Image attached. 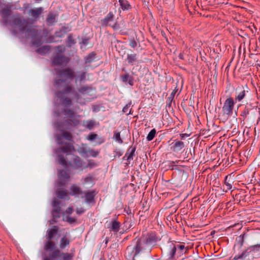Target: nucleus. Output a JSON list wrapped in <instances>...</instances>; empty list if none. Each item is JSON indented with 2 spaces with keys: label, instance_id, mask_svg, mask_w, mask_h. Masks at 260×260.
Returning a JSON list of instances; mask_svg holds the SVG:
<instances>
[{
  "label": "nucleus",
  "instance_id": "obj_51",
  "mask_svg": "<svg viewBox=\"0 0 260 260\" xmlns=\"http://www.w3.org/2000/svg\"><path fill=\"white\" fill-rule=\"evenodd\" d=\"M96 166V164L94 162L93 160H89L88 165L84 167V168L89 167L90 168H92L93 167H95Z\"/></svg>",
  "mask_w": 260,
  "mask_h": 260
},
{
  "label": "nucleus",
  "instance_id": "obj_34",
  "mask_svg": "<svg viewBox=\"0 0 260 260\" xmlns=\"http://www.w3.org/2000/svg\"><path fill=\"white\" fill-rule=\"evenodd\" d=\"M86 73L84 71H80L77 73L75 76L76 82L77 81H83L86 79Z\"/></svg>",
  "mask_w": 260,
  "mask_h": 260
},
{
  "label": "nucleus",
  "instance_id": "obj_43",
  "mask_svg": "<svg viewBox=\"0 0 260 260\" xmlns=\"http://www.w3.org/2000/svg\"><path fill=\"white\" fill-rule=\"evenodd\" d=\"M76 43L75 40L73 38V37L72 35H70L67 38L66 43L67 44L68 47H71L73 45L75 44Z\"/></svg>",
  "mask_w": 260,
  "mask_h": 260
},
{
  "label": "nucleus",
  "instance_id": "obj_48",
  "mask_svg": "<svg viewBox=\"0 0 260 260\" xmlns=\"http://www.w3.org/2000/svg\"><path fill=\"white\" fill-rule=\"evenodd\" d=\"M115 155L114 156V157H119L122 155L123 153V151L120 149H116L114 151Z\"/></svg>",
  "mask_w": 260,
  "mask_h": 260
},
{
  "label": "nucleus",
  "instance_id": "obj_63",
  "mask_svg": "<svg viewBox=\"0 0 260 260\" xmlns=\"http://www.w3.org/2000/svg\"><path fill=\"white\" fill-rule=\"evenodd\" d=\"M43 260H50V258H48V257H45V258H44V259H43Z\"/></svg>",
  "mask_w": 260,
  "mask_h": 260
},
{
  "label": "nucleus",
  "instance_id": "obj_23",
  "mask_svg": "<svg viewBox=\"0 0 260 260\" xmlns=\"http://www.w3.org/2000/svg\"><path fill=\"white\" fill-rule=\"evenodd\" d=\"M84 191L77 185L73 184L70 187V194L76 197L82 196L83 194Z\"/></svg>",
  "mask_w": 260,
  "mask_h": 260
},
{
  "label": "nucleus",
  "instance_id": "obj_16",
  "mask_svg": "<svg viewBox=\"0 0 260 260\" xmlns=\"http://www.w3.org/2000/svg\"><path fill=\"white\" fill-rule=\"evenodd\" d=\"M59 204L60 202L56 200H54L52 202V206L54 209L52 211V215L54 219L60 217L61 209Z\"/></svg>",
  "mask_w": 260,
  "mask_h": 260
},
{
  "label": "nucleus",
  "instance_id": "obj_7",
  "mask_svg": "<svg viewBox=\"0 0 260 260\" xmlns=\"http://www.w3.org/2000/svg\"><path fill=\"white\" fill-rule=\"evenodd\" d=\"M69 93H73L78 99V94L74 91L71 86L67 85L63 88V91H58L56 93L57 101L58 100L65 107L70 106L72 104V100L70 98L66 97V94Z\"/></svg>",
  "mask_w": 260,
  "mask_h": 260
},
{
  "label": "nucleus",
  "instance_id": "obj_50",
  "mask_svg": "<svg viewBox=\"0 0 260 260\" xmlns=\"http://www.w3.org/2000/svg\"><path fill=\"white\" fill-rule=\"evenodd\" d=\"M96 137H97L96 134H93V133H90L86 137V139L90 141H93L94 140H95L96 138Z\"/></svg>",
  "mask_w": 260,
  "mask_h": 260
},
{
  "label": "nucleus",
  "instance_id": "obj_2",
  "mask_svg": "<svg viewBox=\"0 0 260 260\" xmlns=\"http://www.w3.org/2000/svg\"><path fill=\"white\" fill-rule=\"evenodd\" d=\"M157 241V237L153 233L148 235L144 240L136 238L134 241L135 245L134 246H128L126 248L125 254L129 257H132L133 260H135V257L143 250H147L150 252L151 247L155 245Z\"/></svg>",
  "mask_w": 260,
  "mask_h": 260
},
{
  "label": "nucleus",
  "instance_id": "obj_31",
  "mask_svg": "<svg viewBox=\"0 0 260 260\" xmlns=\"http://www.w3.org/2000/svg\"><path fill=\"white\" fill-rule=\"evenodd\" d=\"M55 247V243L51 240H48L45 243L44 248L47 251H51Z\"/></svg>",
  "mask_w": 260,
  "mask_h": 260
},
{
  "label": "nucleus",
  "instance_id": "obj_18",
  "mask_svg": "<svg viewBox=\"0 0 260 260\" xmlns=\"http://www.w3.org/2000/svg\"><path fill=\"white\" fill-rule=\"evenodd\" d=\"M43 11V8L42 7L30 9L28 12V14L36 21L38 19Z\"/></svg>",
  "mask_w": 260,
  "mask_h": 260
},
{
  "label": "nucleus",
  "instance_id": "obj_4",
  "mask_svg": "<svg viewBox=\"0 0 260 260\" xmlns=\"http://www.w3.org/2000/svg\"><path fill=\"white\" fill-rule=\"evenodd\" d=\"M62 114L68 118L63 122H57L54 124L56 129H70L72 127L77 126L79 123V115H76L74 112L71 110H63Z\"/></svg>",
  "mask_w": 260,
  "mask_h": 260
},
{
  "label": "nucleus",
  "instance_id": "obj_5",
  "mask_svg": "<svg viewBox=\"0 0 260 260\" xmlns=\"http://www.w3.org/2000/svg\"><path fill=\"white\" fill-rule=\"evenodd\" d=\"M235 103L234 99L231 96L225 100L222 107L221 112L218 116L221 121L224 123L232 116Z\"/></svg>",
  "mask_w": 260,
  "mask_h": 260
},
{
  "label": "nucleus",
  "instance_id": "obj_12",
  "mask_svg": "<svg viewBox=\"0 0 260 260\" xmlns=\"http://www.w3.org/2000/svg\"><path fill=\"white\" fill-rule=\"evenodd\" d=\"M83 161L78 156H75L72 161L69 162V165L72 168L80 170H83L84 168V167H83Z\"/></svg>",
  "mask_w": 260,
  "mask_h": 260
},
{
  "label": "nucleus",
  "instance_id": "obj_35",
  "mask_svg": "<svg viewBox=\"0 0 260 260\" xmlns=\"http://www.w3.org/2000/svg\"><path fill=\"white\" fill-rule=\"evenodd\" d=\"M95 54L92 52L89 53L87 55L85 56L84 58L85 63H90L93 62L95 59Z\"/></svg>",
  "mask_w": 260,
  "mask_h": 260
},
{
  "label": "nucleus",
  "instance_id": "obj_6",
  "mask_svg": "<svg viewBox=\"0 0 260 260\" xmlns=\"http://www.w3.org/2000/svg\"><path fill=\"white\" fill-rule=\"evenodd\" d=\"M58 77L60 79L55 80L54 86L57 88H60L63 84L66 83L67 80H72L74 77V72L70 68H67L62 70H55Z\"/></svg>",
  "mask_w": 260,
  "mask_h": 260
},
{
  "label": "nucleus",
  "instance_id": "obj_33",
  "mask_svg": "<svg viewBox=\"0 0 260 260\" xmlns=\"http://www.w3.org/2000/svg\"><path fill=\"white\" fill-rule=\"evenodd\" d=\"M50 50L49 46L45 45L37 49L36 52L40 55H44L48 53Z\"/></svg>",
  "mask_w": 260,
  "mask_h": 260
},
{
  "label": "nucleus",
  "instance_id": "obj_30",
  "mask_svg": "<svg viewBox=\"0 0 260 260\" xmlns=\"http://www.w3.org/2000/svg\"><path fill=\"white\" fill-rule=\"evenodd\" d=\"M246 93H248V91L245 90V89H243L241 91L237 93V95L235 97V102H241L244 99V98L246 96Z\"/></svg>",
  "mask_w": 260,
  "mask_h": 260
},
{
  "label": "nucleus",
  "instance_id": "obj_52",
  "mask_svg": "<svg viewBox=\"0 0 260 260\" xmlns=\"http://www.w3.org/2000/svg\"><path fill=\"white\" fill-rule=\"evenodd\" d=\"M63 220H66V221H67L69 223H74V222H75V220H76L75 218L70 217L69 216H67L66 217V219H64Z\"/></svg>",
  "mask_w": 260,
  "mask_h": 260
},
{
  "label": "nucleus",
  "instance_id": "obj_38",
  "mask_svg": "<svg viewBox=\"0 0 260 260\" xmlns=\"http://www.w3.org/2000/svg\"><path fill=\"white\" fill-rule=\"evenodd\" d=\"M232 181L231 180L230 177H229L228 176H225L224 178V185L226 187L225 192H227L228 190L232 189Z\"/></svg>",
  "mask_w": 260,
  "mask_h": 260
},
{
  "label": "nucleus",
  "instance_id": "obj_58",
  "mask_svg": "<svg viewBox=\"0 0 260 260\" xmlns=\"http://www.w3.org/2000/svg\"><path fill=\"white\" fill-rule=\"evenodd\" d=\"M114 30H118L119 27V25L117 24V22H116L113 25H111V26Z\"/></svg>",
  "mask_w": 260,
  "mask_h": 260
},
{
  "label": "nucleus",
  "instance_id": "obj_60",
  "mask_svg": "<svg viewBox=\"0 0 260 260\" xmlns=\"http://www.w3.org/2000/svg\"><path fill=\"white\" fill-rule=\"evenodd\" d=\"M60 114L59 112H56V111H55L54 112V116L57 119L60 116Z\"/></svg>",
  "mask_w": 260,
  "mask_h": 260
},
{
  "label": "nucleus",
  "instance_id": "obj_32",
  "mask_svg": "<svg viewBox=\"0 0 260 260\" xmlns=\"http://www.w3.org/2000/svg\"><path fill=\"white\" fill-rule=\"evenodd\" d=\"M126 60L129 64H134L138 61L137 55L135 53L128 54L127 55Z\"/></svg>",
  "mask_w": 260,
  "mask_h": 260
},
{
  "label": "nucleus",
  "instance_id": "obj_47",
  "mask_svg": "<svg viewBox=\"0 0 260 260\" xmlns=\"http://www.w3.org/2000/svg\"><path fill=\"white\" fill-rule=\"evenodd\" d=\"M100 152L99 151H95L93 149H91L89 148L88 152V157L92 156L93 157H95L99 154Z\"/></svg>",
  "mask_w": 260,
  "mask_h": 260
},
{
  "label": "nucleus",
  "instance_id": "obj_46",
  "mask_svg": "<svg viewBox=\"0 0 260 260\" xmlns=\"http://www.w3.org/2000/svg\"><path fill=\"white\" fill-rule=\"evenodd\" d=\"M132 105V102L130 101L129 102H128L122 109V112L123 113H126L127 115H130L131 114V110H129V111L128 112V113H127L128 112V110L129 109V108L130 107V106H131Z\"/></svg>",
  "mask_w": 260,
  "mask_h": 260
},
{
  "label": "nucleus",
  "instance_id": "obj_8",
  "mask_svg": "<svg viewBox=\"0 0 260 260\" xmlns=\"http://www.w3.org/2000/svg\"><path fill=\"white\" fill-rule=\"evenodd\" d=\"M75 148L73 144L68 143L62 147H59L54 150V153L57 155L58 163L64 168L68 166V163L63 156V155L59 154L62 152L67 155L70 154L72 152L74 151Z\"/></svg>",
  "mask_w": 260,
  "mask_h": 260
},
{
  "label": "nucleus",
  "instance_id": "obj_57",
  "mask_svg": "<svg viewBox=\"0 0 260 260\" xmlns=\"http://www.w3.org/2000/svg\"><path fill=\"white\" fill-rule=\"evenodd\" d=\"M176 94V91L174 90H173L172 93H171L170 97L169 98V100L172 101L175 96V94Z\"/></svg>",
  "mask_w": 260,
  "mask_h": 260
},
{
  "label": "nucleus",
  "instance_id": "obj_13",
  "mask_svg": "<svg viewBox=\"0 0 260 260\" xmlns=\"http://www.w3.org/2000/svg\"><path fill=\"white\" fill-rule=\"evenodd\" d=\"M11 8L9 6H7V8L3 9L1 11V15L2 17L4 19V25L7 26L8 25L9 20L8 18L11 15Z\"/></svg>",
  "mask_w": 260,
  "mask_h": 260
},
{
  "label": "nucleus",
  "instance_id": "obj_14",
  "mask_svg": "<svg viewBox=\"0 0 260 260\" xmlns=\"http://www.w3.org/2000/svg\"><path fill=\"white\" fill-rule=\"evenodd\" d=\"M56 141L59 145H61L64 143L63 139L72 141V137L71 134L67 132H63L61 135H56Z\"/></svg>",
  "mask_w": 260,
  "mask_h": 260
},
{
  "label": "nucleus",
  "instance_id": "obj_56",
  "mask_svg": "<svg viewBox=\"0 0 260 260\" xmlns=\"http://www.w3.org/2000/svg\"><path fill=\"white\" fill-rule=\"evenodd\" d=\"M129 45L133 48H135L137 46V43L134 40H132L129 42Z\"/></svg>",
  "mask_w": 260,
  "mask_h": 260
},
{
  "label": "nucleus",
  "instance_id": "obj_28",
  "mask_svg": "<svg viewBox=\"0 0 260 260\" xmlns=\"http://www.w3.org/2000/svg\"><path fill=\"white\" fill-rule=\"evenodd\" d=\"M46 21L48 25H52L56 21V15L53 13H49Z\"/></svg>",
  "mask_w": 260,
  "mask_h": 260
},
{
  "label": "nucleus",
  "instance_id": "obj_1",
  "mask_svg": "<svg viewBox=\"0 0 260 260\" xmlns=\"http://www.w3.org/2000/svg\"><path fill=\"white\" fill-rule=\"evenodd\" d=\"M10 24L13 28L18 27L21 33L25 32L27 37L32 39V46L38 47L43 42V38L48 36V31L46 29H37L33 27H28V22L20 17L14 16Z\"/></svg>",
  "mask_w": 260,
  "mask_h": 260
},
{
  "label": "nucleus",
  "instance_id": "obj_39",
  "mask_svg": "<svg viewBox=\"0 0 260 260\" xmlns=\"http://www.w3.org/2000/svg\"><path fill=\"white\" fill-rule=\"evenodd\" d=\"M61 253L59 250L56 249L50 254V258L51 260H59Z\"/></svg>",
  "mask_w": 260,
  "mask_h": 260
},
{
  "label": "nucleus",
  "instance_id": "obj_15",
  "mask_svg": "<svg viewBox=\"0 0 260 260\" xmlns=\"http://www.w3.org/2000/svg\"><path fill=\"white\" fill-rule=\"evenodd\" d=\"M136 147L133 146H131L127 150L126 153L122 158L123 160H127V165L129 164L131 161L133 159Z\"/></svg>",
  "mask_w": 260,
  "mask_h": 260
},
{
  "label": "nucleus",
  "instance_id": "obj_55",
  "mask_svg": "<svg viewBox=\"0 0 260 260\" xmlns=\"http://www.w3.org/2000/svg\"><path fill=\"white\" fill-rule=\"evenodd\" d=\"M76 213L78 215L82 214L84 213L85 210L82 208H77L76 209Z\"/></svg>",
  "mask_w": 260,
  "mask_h": 260
},
{
  "label": "nucleus",
  "instance_id": "obj_62",
  "mask_svg": "<svg viewBox=\"0 0 260 260\" xmlns=\"http://www.w3.org/2000/svg\"><path fill=\"white\" fill-rule=\"evenodd\" d=\"M179 58H181V59H183V55L182 54H179Z\"/></svg>",
  "mask_w": 260,
  "mask_h": 260
},
{
  "label": "nucleus",
  "instance_id": "obj_36",
  "mask_svg": "<svg viewBox=\"0 0 260 260\" xmlns=\"http://www.w3.org/2000/svg\"><path fill=\"white\" fill-rule=\"evenodd\" d=\"M70 240L66 236H63L60 241L59 247L60 249L65 248L69 244Z\"/></svg>",
  "mask_w": 260,
  "mask_h": 260
},
{
  "label": "nucleus",
  "instance_id": "obj_24",
  "mask_svg": "<svg viewBox=\"0 0 260 260\" xmlns=\"http://www.w3.org/2000/svg\"><path fill=\"white\" fill-rule=\"evenodd\" d=\"M114 18V15L111 12H109L107 16L103 19L101 20V23L103 26H111L110 22L113 21Z\"/></svg>",
  "mask_w": 260,
  "mask_h": 260
},
{
  "label": "nucleus",
  "instance_id": "obj_53",
  "mask_svg": "<svg viewBox=\"0 0 260 260\" xmlns=\"http://www.w3.org/2000/svg\"><path fill=\"white\" fill-rule=\"evenodd\" d=\"M250 248L252 251H258L260 250V244L253 245Z\"/></svg>",
  "mask_w": 260,
  "mask_h": 260
},
{
  "label": "nucleus",
  "instance_id": "obj_22",
  "mask_svg": "<svg viewBox=\"0 0 260 260\" xmlns=\"http://www.w3.org/2000/svg\"><path fill=\"white\" fill-rule=\"evenodd\" d=\"M89 148L87 144L82 143L78 148L77 151L82 156L88 157Z\"/></svg>",
  "mask_w": 260,
  "mask_h": 260
},
{
  "label": "nucleus",
  "instance_id": "obj_11",
  "mask_svg": "<svg viewBox=\"0 0 260 260\" xmlns=\"http://www.w3.org/2000/svg\"><path fill=\"white\" fill-rule=\"evenodd\" d=\"M176 255H177V249L176 246V242H168L167 245V256L168 259H175Z\"/></svg>",
  "mask_w": 260,
  "mask_h": 260
},
{
  "label": "nucleus",
  "instance_id": "obj_41",
  "mask_svg": "<svg viewBox=\"0 0 260 260\" xmlns=\"http://www.w3.org/2000/svg\"><path fill=\"white\" fill-rule=\"evenodd\" d=\"M56 194L58 198L66 199L68 197V192L67 190H63L58 188L56 191Z\"/></svg>",
  "mask_w": 260,
  "mask_h": 260
},
{
  "label": "nucleus",
  "instance_id": "obj_10",
  "mask_svg": "<svg viewBox=\"0 0 260 260\" xmlns=\"http://www.w3.org/2000/svg\"><path fill=\"white\" fill-rule=\"evenodd\" d=\"M58 177L59 181L56 182L55 186L60 187L63 186L69 181L70 175L66 171L61 170L59 171Z\"/></svg>",
  "mask_w": 260,
  "mask_h": 260
},
{
  "label": "nucleus",
  "instance_id": "obj_44",
  "mask_svg": "<svg viewBox=\"0 0 260 260\" xmlns=\"http://www.w3.org/2000/svg\"><path fill=\"white\" fill-rule=\"evenodd\" d=\"M156 135V130L153 128L150 131L147 136L146 139L148 141H150L153 139Z\"/></svg>",
  "mask_w": 260,
  "mask_h": 260
},
{
  "label": "nucleus",
  "instance_id": "obj_29",
  "mask_svg": "<svg viewBox=\"0 0 260 260\" xmlns=\"http://www.w3.org/2000/svg\"><path fill=\"white\" fill-rule=\"evenodd\" d=\"M176 246L177 249V256H181L184 254L187 251V249H185V246L183 244H179L176 242Z\"/></svg>",
  "mask_w": 260,
  "mask_h": 260
},
{
  "label": "nucleus",
  "instance_id": "obj_59",
  "mask_svg": "<svg viewBox=\"0 0 260 260\" xmlns=\"http://www.w3.org/2000/svg\"><path fill=\"white\" fill-rule=\"evenodd\" d=\"M53 37H49L48 39H47V40L46 41V42L47 43H52L53 42Z\"/></svg>",
  "mask_w": 260,
  "mask_h": 260
},
{
  "label": "nucleus",
  "instance_id": "obj_19",
  "mask_svg": "<svg viewBox=\"0 0 260 260\" xmlns=\"http://www.w3.org/2000/svg\"><path fill=\"white\" fill-rule=\"evenodd\" d=\"M184 147L185 145L183 142L181 141H175L172 143L171 149L173 151L178 153L180 152Z\"/></svg>",
  "mask_w": 260,
  "mask_h": 260
},
{
  "label": "nucleus",
  "instance_id": "obj_17",
  "mask_svg": "<svg viewBox=\"0 0 260 260\" xmlns=\"http://www.w3.org/2000/svg\"><path fill=\"white\" fill-rule=\"evenodd\" d=\"M83 194H84V196L82 195L81 196V198H85V202L86 203L88 204H90L91 203H94V198L95 196V191L93 190L84 191Z\"/></svg>",
  "mask_w": 260,
  "mask_h": 260
},
{
  "label": "nucleus",
  "instance_id": "obj_3",
  "mask_svg": "<svg viewBox=\"0 0 260 260\" xmlns=\"http://www.w3.org/2000/svg\"><path fill=\"white\" fill-rule=\"evenodd\" d=\"M241 115L249 122L258 124L260 120V109L258 107V103L252 99L247 100Z\"/></svg>",
  "mask_w": 260,
  "mask_h": 260
},
{
  "label": "nucleus",
  "instance_id": "obj_27",
  "mask_svg": "<svg viewBox=\"0 0 260 260\" xmlns=\"http://www.w3.org/2000/svg\"><path fill=\"white\" fill-rule=\"evenodd\" d=\"M120 7L123 11H128L132 9V6L127 0H119Z\"/></svg>",
  "mask_w": 260,
  "mask_h": 260
},
{
  "label": "nucleus",
  "instance_id": "obj_9",
  "mask_svg": "<svg viewBox=\"0 0 260 260\" xmlns=\"http://www.w3.org/2000/svg\"><path fill=\"white\" fill-rule=\"evenodd\" d=\"M56 49V51L52 58V64L58 66L66 64L69 61V58L64 55L65 47L63 45H59L57 46Z\"/></svg>",
  "mask_w": 260,
  "mask_h": 260
},
{
  "label": "nucleus",
  "instance_id": "obj_40",
  "mask_svg": "<svg viewBox=\"0 0 260 260\" xmlns=\"http://www.w3.org/2000/svg\"><path fill=\"white\" fill-rule=\"evenodd\" d=\"M95 122L93 120H89L83 122V126L89 130H91L95 125Z\"/></svg>",
  "mask_w": 260,
  "mask_h": 260
},
{
  "label": "nucleus",
  "instance_id": "obj_37",
  "mask_svg": "<svg viewBox=\"0 0 260 260\" xmlns=\"http://www.w3.org/2000/svg\"><path fill=\"white\" fill-rule=\"evenodd\" d=\"M74 254L72 253H61L59 260H72L74 257Z\"/></svg>",
  "mask_w": 260,
  "mask_h": 260
},
{
  "label": "nucleus",
  "instance_id": "obj_21",
  "mask_svg": "<svg viewBox=\"0 0 260 260\" xmlns=\"http://www.w3.org/2000/svg\"><path fill=\"white\" fill-rule=\"evenodd\" d=\"M58 228L57 226H52L46 232V237L47 240H52L57 234Z\"/></svg>",
  "mask_w": 260,
  "mask_h": 260
},
{
  "label": "nucleus",
  "instance_id": "obj_49",
  "mask_svg": "<svg viewBox=\"0 0 260 260\" xmlns=\"http://www.w3.org/2000/svg\"><path fill=\"white\" fill-rule=\"evenodd\" d=\"M93 180V177L90 175H88L87 176L84 178V183L86 184L92 182Z\"/></svg>",
  "mask_w": 260,
  "mask_h": 260
},
{
  "label": "nucleus",
  "instance_id": "obj_45",
  "mask_svg": "<svg viewBox=\"0 0 260 260\" xmlns=\"http://www.w3.org/2000/svg\"><path fill=\"white\" fill-rule=\"evenodd\" d=\"M113 139L115 141L118 142L119 144H122L123 143V141L120 138V134L119 132H114Z\"/></svg>",
  "mask_w": 260,
  "mask_h": 260
},
{
  "label": "nucleus",
  "instance_id": "obj_20",
  "mask_svg": "<svg viewBox=\"0 0 260 260\" xmlns=\"http://www.w3.org/2000/svg\"><path fill=\"white\" fill-rule=\"evenodd\" d=\"M79 92L83 95H93L95 93V90L89 86H83L78 89Z\"/></svg>",
  "mask_w": 260,
  "mask_h": 260
},
{
  "label": "nucleus",
  "instance_id": "obj_25",
  "mask_svg": "<svg viewBox=\"0 0 260 260\" xmlns=\"http://www.w3.org/2000/svg\"><path fill=\"white\" fill-rule=\"evenodd\" d=\"M120 79L123 83H127L131 86H133L134 84V79L130 76L128 74L126 73L120 76Z\"/></svg>",
  "mask_w": 260,
  "mask_h": 260
},
{
  "label": "nucleus",
  "instance_id": "obj_64",
  "mask_svg": "<svg viewBox=\"0 0 260 260\" xmlns=\"http://www.w3.org/2000/svg\"><path fill=\"white\" fill-rule=\"evenodd\" d=\"M12 33H13L14 35H16V32H15V31L14 30H13Z\"/></svg>",
  "mask_w": 260,
  "mask_h": 260
},
{
  "label": "nucleus",
  "instance_id": "obj_26",
  "mask_svg": "<svg viewBox=\"0 0 260 260\" xmlns=\"http://www.w3.org/2000/svg\"><path fill=\"white\" fill-rule=\"evenodd\" d=\"M120 222L117 220H114L111 222V225L108 226L110 232L117 233L120 229Z\"/></svg>",
  "mask_w": 260,
  "mask_h": 260
},
{
  "label": "nucleus",
  "instance_id": "obj_54",
  "mask_svg": "<svg viewBox=\"0 0 260 260\" xmlns=\"http://www.w3.org/2000/svg\"><path fill=\"white\" fill-rule=\"evenodd\" d=\"M73 211V209L72 207H69L67 209L66 211L63 213V214L64 215L65 213H66L67 214L70 215L72 213Z\"/></svg>",
  "mask_w": 260,
  "mask_h": 260
},
{
  "label": "nucleus",
  "instance_id": "obj_61",
  "mask_svg": "<svg viewBox=\"0 0 260 260\" xmlns=\"http://www.w3.org/2000/svg\"><path fill=\"white\" fill-rule=\"evenodd\" d=\"M82 43H83L84 45H87V40H83Z\"/></svg>",
  "mask_w": 260,
  "mask_h": 260
},
{
  "label": "nucleus",
  "instance_id": "obj_42",
  "mask_svg": "<svg viewBox=\"0 0 260 260\" xmlns=\"http://www.w3.org/2000/svg\"><path fill=\"white\" fill-rule=\"evenodd\" d=\"M249 252L247 250H245L242 252V253L239 255H236L234 259V260H240L241 259H243L246 258L247 256L249 255Z\"/></svg>",
  "mask_w": 260,
  "mask_h": 260
}]
</instances>
